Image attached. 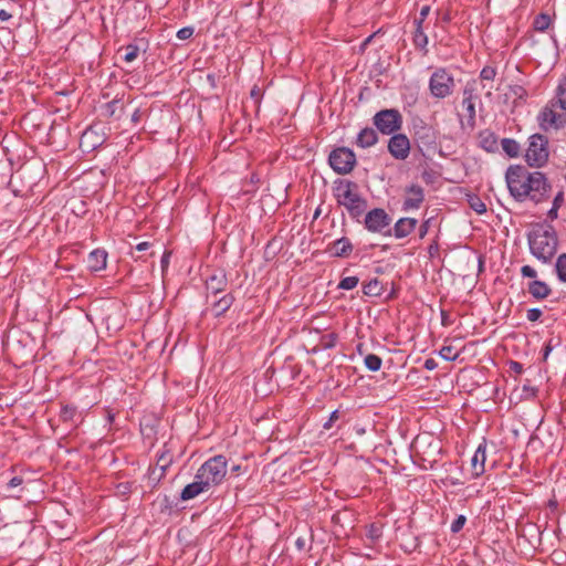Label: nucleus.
Here are the masks:
<instances>
[{
    "label": "nucleus",
    "mask_w": 566,
    "mask_h": 566,
    "mask_svg": "<svg viewBox=\"0 0 566 566\" xmlns=\"http://www.w3.org/2000/svg\"><path fill=\"white\" fill-rule=\"evenodd\" d=\"M480 145L486 151H494L497 148V140L494 133L484 130L480 134Z\"/></svg>",
    "instance_id": "22"
},
{
    "label": "nucleus",
    "mask_w": 566,
    "mask_h": 566,
    "mask_svg": "<svg viewBox=\"0 0 566 566\" xmlns=\"http://www.w3.org/2000/svg\"><path fill=\"white\" fill-rule=\"evenodd\" d=\"M170 459L166 458L164 454L158 459L157 465L160 467L161 474H164L166 468L169 465Z\"/></svg>",
    "instance_id": "44"
},
{
    "label": "nucleus",
    "mask_w": 566,
    "mask_h": 566,
    "mask_svg": "<svg viewBox=\"0 0 566 566\" xmlns=\"http://www.w3.org/2000/svg\"><path fill=\"white\" fill-rule=\"evenodd\" d=\"M11 18V14L6 10H0V21H7Z\"/></svg>",
    "instance_id": "55"
},
{
    "label": "nucleus",
    "mask_w": 566,
    "mask_h": 566,
    "mask_svg": "<svg viewBox=\"0 0 566 566\" xmlns=\"http://www.w3.org/2000/svg\"><path fill=\"white\" fill-rule=\"evenodd\" d=\"M239 470H240V465H234V467H232V471H233V472H238Z\"/></svg>",
    "instance_id": "61"
},
{
    "label": "nucleus",
    "mask_w": 566,
    "mask_h": 566,
    "mask_svg": "<svg viewBox=\"0 0 566 566\" xmlns=\"http://www.w3.org/2000/svg\"><path fill=\"white\" fill-rule=\"evenodd\" d=\"M153 245V243L148 242V241H145V242H140L136 245V250L137 251H146L148 250L150 247Z\"/></svg>",
    "instance_id": "48"
},
{
    "label": "nucleus",
    "mask_w": 566,
    "mask_h": 566,
    "mask_svg": "<svg viewBox=\"0 0 566 566\" xmlns=\"http://www.w3.org/2000/svg\"><path fill=\"white\" fill-rule=\"evenodd\" d=\"M528 293L536 300H544L552 293V289L543 281H532L528 283Z\"/></svg>",
    "instance_id": "15"
},
{
    "label": "nucleus",
    "mask_w": 566,
    "mask_h": 566,
    "mask_svg": "<svg viewBox=\"0 0 566 566\" xmlns=\"http://www.w3.org/2000/svg\"><path fill=\"white\" fill-rule=\"evenodd\" d=\"M94 135L93 129L85 130L81 137V146L95 147L97 140H94Z\"/></svg>",
    "instance_id": "34"
},
{
    "label": "nucleus",
    "mask_w": 566,
    "mask_h": 566,
    "mask_svg": "<svg viewBox=\"0 0 566 566\" xmlns=\"http://www.w3.org/2000/svg\"><path fill=\"white\" fill-rule=\"evenodd\" d=\"M369 536L371 538H378L380 536V530L376 527L375 525H371L369 530Z\"/></svg>",
    "instance_id": "49"
},
{
    "label": "nucleus",
    "mask_w": 566,
    "mask_h": 566,
    "mask_svg": "<svg viewBox=\"0 0 566 566\" xmlns=\"http://www.w3.org/2000/svg\"><path fill=\"white\" fill-rule=\"evenodd\" d=\"M22 482H23V480H22L21 478H19V476H14V478H12V479L9 481L8 486H9V488H17V486L21 485V484H22Z\"/></svg>",
    "instance_id": "47"
},
{
    "label": "nucleus",
    "mask_w": 566,
    "mask_h": 566,
    "mask_svg": "<svg viewBox=\"0 0 566 566\" xmlns=\"http://www.w3.org/2000/svg\"><path fill=\"white\" fill-rule=\"evenodd\" d=\"M228 472V462L223 455H216L207 460L198 470L197 475L211 490L222 483Z\"/></svg>",
    "instance_id": "3"
},
{
    "label": "nucleus",
    "mask_w": 566,
    "mask_h": 566,
    "mask_svg": "<svg viewBox=\"0 0 566 566\" xmlns=\"http://www.w3.org/2000/svg\"><path fill=\"white\" fill-rule=\"evenodd\" d=\"M513 365H514L515 369H517L518 371H521L522 367H521V365H520V364L514 363Z\"/></svg>",
    "instance_id": "60"
},
{
    "label": "nucleus",
    "mask_w": 566,
    "mask_h": 566,
    "mask_svg": "<svg viewBox=\"0 0 566 566\" xmlns=\"http://www.w3.org/2000/svg\"><path fill=\"white\" fill-rule=\"evenodd\" d=\"M417 220L412 218H401L395 224V235L403 238L408 235L416 227Z\"/></svg>",
    "instance_id": "19"
},
{
    "label": "nucleus",
    "mask_w": 566,
    "mask_h": 566,
    "mask_svg": "<svg viewBox=\"0 0 566 566\" xmlns=\"http://www.w3.org/2000/svg\"><path fill=\"white\" fill-rule=\"evenodd\" d=\"M364 361H365V366L370 371H377L381 367V358L379 356H377V355H374V354L367 355L365 357Z\"/></svg>",
    "instance_id": "32"
},
{
    "label": "nucleus",
    "mask_w": 566,
    "mask_h": 566,
    "mask_svg": "<svg viewBox=\"0 0 566 566\" xmlns=\"http://www.w3.org/2000/svg\"><path fill=\"white\" fill-rule=\"evenodd\" d=\"M374 38V35H369L361 44V49H364L370 41L371 39Z\"/></svg>",
    "instance_id": "58"
},
{
    "label": "nucleus",
    "mask_w": 566,
    "mask_h": 566,
    "mask_svg": "<svg viewBox=\"0 0 566 566\" xmlns=\"http://www.w3.org/2000/svg\"><path fill=\"white\" fill-rule=\"evenodd\" d=\"M485 442L480 443L478 448L475 449L473 455L470 459V474L472 478H478L485 471V460H486V452H485Z\"/></svg>",
    "instance_id": "13"
},
{
    "label": "nucleus",
    "mask_w": 566,
    "mask_h": 566,
    "mask_svg": "<svg viewBox=\"0 0 566 566\" xmlns=\"http://www.w3.org/2000/svg\"><path fill=\"white\" fill-rule=\"evenodd\" d=\"M429 11H430V7L429 6L422 7L421 10H420V17L415 20V23H417L418 21H421V24H422L424 19L429 14Z\"/></svg>",
    "instance_id": "45"
},
{
    "label": "nucleus",
    "mask_w": 566,
    "mask_h": 566,
    "mask_svg": "<svg viewBox=\"0 0 566 566\" xmlns=\"http://www.w3.org/2000/svg\"><path fill=\"white\" fill-rule=\"evenodd\" d=\"M140 117H142V112L139 109H135V112L132 115V122L136 124L140 120Z\"/></svg>",
    "instance_id": "52"
},
{
    "label": "nucleus",
    "mask_w": 566,
    "mask_h": 566,
    "mask_svg": "<svg viewBox=\"0 0 566 566\" xmlns=\"http://www.w3.org/2000/svg\"><path fill=\"white\" fill-rule=\"evenodd\" d=\"M548 156V139L541 134L532 135L525 153L526 163L532 167H542L547 163Z\"/></svg>",
    "instance_id": "5"
},
{
    "label": "nucleus",
    "mask_w": 566,
    "mask_h": 566,
    "mask_svg": "<svg viewBox=\"0 0 566 566\" xmlns=\"http://www.w3.org/2000/svg\"><path fill=\"white\" fill-rule=\"evenodd\" d=\"M460 349L453 345H444L440 349V356L446 360H454L459 357Z\"/></svg>",
    "instance_id": "30"
},
{
    "label": "nucleus",
    "mask_w": 566,
    "mask_h": 566,
    "mask_svg": "<svg viewBox=\"0 0 566 566\" xmlns=\"http://www.w3.org/2000/svg\"><path fill=\"white\" fill-rule=\"evenodd\" d=\"M465 201L468 202L469 207L479 214H482L486 211L485 203L482 201V199L479 196H476L474 193L467 192Z\"/></svg>",
    "instance_id": "25"
},
{
    "label": "nucleus",
    "mask_w": 566,
    "mask_h": 566,
    "mask_svg": "<svg viewBox=\"0 0 566 566\" xmlns=\"http://www.w3.org/2000/svg\"><path fill=\"white\" fill-rule=\"evenodd\" d=\"M169 256H170V252H165L163 258H161V268L163 270H165L168 264H169Z\"/></svg>",
    "instance_id": "50"
},
{
    "label": "nucleus",
    "mask_w": 566,
    "mask_h": 566,
    "mask_svg": "<svg viewBox=\"0 0 566 566\" xmlns=\"http://www.w3.org/2000/svg\"><path fill=\"white\" fill-rule=\"evenodd\" d=\"M451 530L453 532L460 531V516L452 522Z\"/></svg>",
    "instance_id": "54"
},
{
    "label": "nucleus",
    "mask_w": 566,
    "mask_h": 566,
    "mask_svg": "<svg viewBox=\"0 0 566 566\" xmlns=\"http://www.w3.org/2000/svg\"><path fill=\"white\" fill-rule=\"evenodd\" d=\"M476 101L480 103L478 98H472L471 96L467 97L463 103L467 104V117H468V125L471 128H474L475 126V105Z\"/></svg>",
    "instance_id": "27"
},
{
    "label": "nucleus",
    "mask_w": 566,
    "mask_h": 566,
    "mask_svg": "<svg viewBox=\"0 0 566 566\" xmlns=\"http://www.w3.org/2000/svg\"><path fill=\"white\" fill-rule=\"evenodd\" d=\"M555 107H558L556 99L546 105L538 114V123L542 129H558L566 123V114L557 113Z\"/></svg>",
    "instance_id": "8"
},
{
    "label": "nucleus",
    "mask_w": 566,
    "mask_h": 566,
    "mask_svg": "<svg viewBox=\"0 0 566 566\" xmlns=\"http://www.w3.org/2000/svg\"><path fill=\"white\" fill-rule=\"evenodd\" d=\"M556 104L563 111H566V78H564L557 87Z\"/></svg>",
    "instance_id": "31"
},
{
    "label": "nucleus",
    "mask_w": 566,
    "mask_h": 566,
    "mask_svg": "<svg viewBox=\"0 0 566 566\" xmlns=\"http://www.w3.org/2000/svg\"><path fill=\"white\" fill-rule=\"evenodd\" d=\"M336 197L338 203L346 207L353 217H358L366 210V201L358 195L356 186L352 182L339 185Z\"/></svg>",
    "instance_id": "4"
},
{
    "label": "nucleus",
    "mask_w": 566,
    "mask_h": 566,
    "mask_svg": "<svg viewBox=\"0 0 566 566\" xmlns=\"http://www.w3.org/2000/svg\"><path fill=\"white\" fill-rule=\"evenodd\" d=\"M542 314V310L534 307L527 311L526 317L530 322H536L541 318Z\"/></svg>",
    "instance_id": "40"
},
{
    "label": "nucleus",
    "mask_w": 566,
    "mask_h": 566,
    "mask_svg": "<svg viewBox=\"0 0 566 566\" xmlns=\"http://www.w3.org/2000/svg\"><path fill=\"white\" fill-rule=\"evenodd\" d=\"M453 85V78L443 70L433 73L430 80V90L437 97L447 96Z\"/></svg>",
    "instance_id": "10"
},
{
    "label": "nucleus",
    "mask_w": 566,
    "mask_h": 566,
    "mask_svg": "<svg viewBox=\"0 0 566 566\" xmlns=\"http://www.w3.org/2000/svg\"><path fill=\"white\" fill-rule=\"evenodd\" d=\"M420 443H421V439L417 438L415 441V447L418 448Z\"/></svg>",
    "instance_id": "59"
},
{
    "label": "nucleus",
    "mask_w": 566,
    "mask_h": 566,
    "mask_svg": "<svg viewBox=\"0 0 566 566\" xmlns=\"http://www.w3.org/2000/svg\"><path fill=\"white\" fill-rule=\"evenodd\" d=\"M118 102L117 101H114L109 104H107V112L111 114V115H114L115 113V108L117 106Z\"/></svg>",
    "instance_id": "53"
},
{
    "label": "nucleus",
    "mask_w": 566,
    "mask_h": 566,
    "mask_svg": "<svg viewBox=\"0 0 566 566\" xmlns=\"http://www.w3.org/2000/svg\"><path fill=\"white\" fill-rule=\"evenodd\" d=\"M416 31L413 34V43L419 49H424L428 44V36L424 33L423 25L421 24V21H418L416 23Z\"/></svg>",
    "instance_id": "26"
},
{
    "label": "nucleus",
    "mask_w": 566,
    "mask_h": 566,
    "mask_svg": "<svg viewBox=\"0 0 566 566\" xmlns=\"http://www.w3.org/2000/svg\"><path fill=\"white\" fill-rule=\"evenodd\" d=\"M322 346L324 348H332L335 346L336 342H337V335L334 334V333H331V334H327V335H324L322 337Z\"/></svg>",
    "instance_id": "37"
},
{
    "label": "nucleus",
    "mask_w": 566,
    "mask_h": 566,
    "mask_svg": "<svg viewBox=\"0 0 566 566\" xmlns=\"http://www.w3.org/2000/svg\"><path fill=\"white\" fill-rule=\"evenodd\" d=\"M528 241L532 254L544 263L551 261L556 253L557 237L552 227L534 229L530 234Z\"/></svg>",
    "instance_id": "2"
},
{
    "label": "nucleus",
    "mask_w": 566,
    "mask_h": 566,
    "mask_svg": "<svg viewBox=\"0 0 566 566\" xmlns=\"http://www.w3.org/2000/svg\"><path fill=\"white\" fill-rule=\"evenodd\" d=\"M138 52H139V49L136 45L129 44V45L125 46L124 60L127 63L135 61L136 57L138 56Z\"/></svg>",
    "instance_id": "35"
},
{
    "label": "nucleus",
    "mask_w": 566,
    "mask_h": 566,
    "mask_svg": "<svg viewBox=\"0 0 566 566\" xmlns=\"http://www.w3.org/2000/svg\"><path fill=\"white\" fill-rule=\"evenodd\" d=\"M521 273L524 277H536L537 275L536 271L530 265L522 266Z\"/></svg>",
    "instance_id": "42"
},
{
    "label": "nucleus",
    "mask_w": 566,
    "mask_h": 566,
    "mask_svg": "<svg viewBox=\"0 0 566 566\" xmlns=\"http://www.w3.org/2000/svg\"><path fill=\"white\" fill-rule=\"evenodd\" d=\"M461 523H462V526L465 524V517L463 515H462Z\"/></svg>",
    "instance_id": "63"
},
{
    "label": "nucleus",
    "mask_w": 566,
    "mask_h": 566,
    "mask_svg": "<svg viewBox=\"0 0 566 566\" xmlns=\"http://www.w3.org/2000/svg\"><path fill=\"white\" fill-rule=\"evenodd\" d=\"M226 285H227V279L222 272H219L218 274H213L207 280V289L214 296H217V294L219 292H222L224 290Z\"/></svg>",
    "instance_id": "18"
},
{
    "label": "nucleus",
    "mask_w": 566,
    "mask_h": 566,
    "mask_svg": "<svg viewBox=\"0 0 566 566\" xmlns=\"http://www.w3.org/2000/svg\"><path fill=\"white\" fill-rule=\"evenodd\" d=\"M462 260L465 261L468 273L463 275L464 279H471V284L474 277L483 270V258L480 253L469 247H462Z\"/></svg>",
    "instance_id": "9"
},
{
    "label": "nucleus",
    "mask_w": 566,
    "mask_h": 566,
    "mask_svg": "<svg viewBox=\"0 0 566 566\" xmlns=\"http://www.w3.org/2000/svg\"><path fill=\"white\" fill-rule=\"evenodd\" d=\"M107 253L103 250H95L90 253L87 259L88 268L92 271H101L106 266Z\"/></svg>",
    "instance_id": "17"
},
{
    "label": "nucleus",
    "mask_w": 566,
    "mask_h": 566,
    "mask_svg": "<svg viewBox=\"0 0 566 566\" xmlns=\"http://www.w3.org/2000/svg\"><path fill=\"white\" fill-rule=\"evenodd\" d=\"M353 250V245L347 238H342L333 243L332 251L335 256H347Z\"/></svg>",
    "instance_id": "21"
},
{
    "label": "nucleus",
    "mask_w": 566,
    "mask_h": 566,
    "mask_svg": "<svg viewBox=\"0 0 566 566\" xmlns=\"http://www.w3.org/2000/svg\"><path fill=\"white\" fill-rule=\"evenodd\" d=\"M364 432H365V430H364V429H359V430H358V433H359V434H363Z\"/></svg>",
    "instance_id": "64"
},
{
    "label": "nucleus",
    "mask_w": 566,
    "mask_h": 566,
    "mask_svg": "<svg viewBox=\"0 0 566 566\" xmlns=\"http://www.w3.org/2000/svg\"><path fill=\"white\" fill-rule=\"evenodd\" d=\"M512 91H513L514 95L517 97H523L526 93L522 86H515V87H513Z\"/></svg>",
    "instance_id": "51"
},
{
    "label": "nucleus",
    "mask_w": 566,
    "mask_h": 566,
    "mask_svg": "<svg viewBox=\"0 0 566 566\" xmlns=\"http://www.w3.org/2000/svg\"><path fill=\"white\" fill-rule=\"evenodd\" d=\"M402 123L401 114L397 109H384L374 116L375 126L386 135L400 129Z\"/></svg>",
    "instance_id": "7"
},
{
    "label": "nucleus",
    "mask_w": 566,
    "mask_h": 566,
    "mask_svg": "<svg viewBox=\"0 0 566 566\" xmlns=\"http://www.w3.org/2000/svg\"><path fill=\"white\" fill-rule=\"evenodd\" d=\"M551 24V18L547 14H539L534 20V28L537 31H545Z\"/></svg>",
    "instance_id": "33"
},
{
    "label": "nucleus",
    "mask_w": 566,
    "mask_h": 566,
    "mask_svg": "<svg viewBox=\"0 0 566 566\" xmlns=\"http://www.w3.org/2000/svg\"><path fill=\"white\" fill-rule=\"evenodd\" d=\"M377 133L373 128H364L357 137V145L367 148L377 143Z\"/></svg>",
    "instance_id": "20"
},
{
    "label": "nucleus",
    "mask_w": 566,
    "mask_h": 566,
    "mask_svg": "<svg viewBox=\"0 0 566 566\" xmlns=\"http://www.w3.org/2000/svg\"><path fill=\"white\" fill-rule=\"evenodd\" d=\"M555 270L558 280L566 283V253H563L557 258Z\"/></svg>",
    "instance_id": "29"
},
{
    "label": "nucleus",
    "mask_w": 566,
    "mask_h": 566,
    "mask_svg": "<svg viewBox=\"0 0 566 566\" xmlns=\"http://www.w3.org/2000/svg\"><path fill=\"white\" fill-rule=\"evenodd\" d=\"M63 421H73L75 409L73 407L64 406L60 413Z\"/></svg>",
    "instance_id": "38"
},
{
    "label": "nucleus",
    "mask_w": 566,
    "mask_h": 566,
    "mask_svg": "<svg viewBox=\"0 0 566 566\" xmlns=\"http://www.w3.org/2000/svg\"><path fill=\"white\" fill-rule=\"evenodd\" d=\"M358 282L359 280L357 276H347L339 282L338 287L343 290H353L357 286Z\"/></svg>",
    "instance_id": "36"
},
{
    "label": "nucleus",
    "mask_w": 566,
    "mask_h": 566,
    "mask_svg": "<svg viewBox=\"0 0 566 566\" xmlns=\"http://www.w3.org/2000/svg\"><path fill=\"white\" fill-rule=\"evenodd\" d=\"M424 365H426V367H427L428 369H432V368H433V366H434V363H433V360H432V359H428V360L426 361V364H424Z\"/></svg>",
    "instance_id": "57"
},
{
    "label": "nucleus",
    "mask_w": 566,
    "mask_h": 566,
    "mask_svg": "<svg viewBox=\"0 0 566 566\" xmlns=\"http://www.w3.org/2000/svg\"><path fill=\"white\" fill-rule=\"evenodd\" d=\"M366 228L373 232H382L390 224V218L382 209H374L366 214Z\"/></svg>",
    "instance_id": "11"
},
{
    "label": "nucleus",
    "mask_w": 566,
    "mask_h": 566,
    "mask_svg": "<svg viewBox=\"0 0 566 566\" xmlns=\"http://www.w3.org/2000/svg\"><path fill=\"white\" fill-rule=\"evenodd\" d=\"M233 303V296L230 294L223 295L221 298L213 302L212 311L216 316L223 314Z\"/></svg>",
    "instance_id": "23"
},
{
    "label": "nucleus",
    "mask_w": 566,
    "mask_h": 566,
    "mask_svg": "<svg viewBox=\"0 0 566 566\" xmlns=\"http://www.w3.org/2000/svg\"><path fill=\"white\" fill-rule=\"evenodd\" d=\"M193 34V28L191 27H186V28H182L180 29L178 32H177V38L179 40H187L189 38H191Z\"/></svg>",
    "instance_id": "39"
},
{
    "label": "nucleus",
    "mask_w": 566,
    "mask_h": 566,
    "mask_svg": "<svg viewBox=\"0 0 566 566\" xmlns=\"http://www.w3.org/2000/svg\"><path fill=\"white\" fill-rule=\"evenodd\" d=\"M495 76V70L493 67L486 66L481 71V78L483 80H493Z\"/></svg>",
    "instance_id": "41"
},
{
    "label": "nucleus",
    "mask_w": 566,
    "mask_h": 566,
    "mask_svg": "<svg viewBox=\"0 0 566 566\" xmlns=\"http://www.w3.org/2000/svg\"><path fill=\"white\" fill-rule=\"evenodd\" d=\"M510 193L517 200L526 198L534 202L542 201L551 189L545 175L541 171L530 172L525 167L510 166L505 174Z\"/></svg>",
    "instance_id": "1"
},
{
    "label": "nucleus",
    "mask_w": 566,
    "mask_h": 566,
    "mask_svg": "<svg viewBox=\"0 0 566 566\" xmlns=\"http://www.w3.org/2000/svg\"><path fill=\"white\" fill-rule=\"evenodd\" d=\"M549 350H551V347H546L545 358H546V357H547V355L549 354Z\"/></svg>",
    "instance_id": "62"
},
{
    "label": "nucleus",
    "mask_w": 566,
    "mask_h": 566,
    "mask_svg": "<svg viewBox=\"0 0 566 566\" xmlns=\"http://www.w3.org/2000/svg\"><path fill=\"white\" fill-rule=\"evenodd\" d=\"M389 153L399 160H403L408 157L410 151V142L406 135L397 134L394 135L388 143Z\"/></svg>",
    "instance_id": "12"
},
{
    "label": "nucleus",
    "mask_w": 566,
    "mask_h": 566,
    "mask_svg": "<svg viewBox=\"0 0 566 566\" xmlns=\"http://www.w3.org/2000/svg\"><path fill=\"white\" fill-rule=\"evenodd\" d=\"M501 146L503 151L511 158H515L520 155L521 147L520 144L512 138H503L501 140Z\"/></svg>",
    "instance_id": "24"
},
{
    "label": "nucleus",
    "mask_w": 566,
    "mask_h": 566,
    "mask_svg": "<svg viewBox=\"0 0 566 566\" xmlns=\"http://www.w3.org/2000/svg\"><path fill=\"white\" fill-rule=\"evenodd\" d=\"M564 202V192L563 191H559L555 198H554V201H553V207H556V208H560V206L563 205Z\"/></svg>",
    "instance_id": "46"
},
{
    "label": "nucleus",
    "mask_w": 566,
    "mask_h": 566,
    "mask_svg": "<svg viewBox=\"0 0 566 566\" xmlns=\"http://www.w3.org/2000/svg\"><path fill=\"white\" fill-rule=\"evenodd\" d=\"M364 293L369 296H379L382 293L381 283L375 279L364 285Z\"/></svg>",
    "instance_id": "28"
},
{
    "label": "nucleus",
    "mask_w": 566,
    "mask_h": 566,
    "mask_svg": "<svg viewBox=\"0 0 566 566\" xmlns=\"http://www.w3.org/2000/svg\"><path fill=\"white\" fill-rule=\"evenodd\" d=\"M328 160L337 174L346 175L355 167L356 156L349 148L340 147L331 153Z\"/></svg>",
    "instance_id": "6"
},
{
    "label": "nucleus",
    "mask_w": 566,
    "mask_h": 566,
    "mask_svg": "<svg viewBox=\"0 0 566 566\" xmlns=\"http://www.w3.org/2000/svg\"><path fill=\"white\" fill-rule=\"evenodd\" d=\"M559 208H556V207H552V209L548 211V217L551 219H555L557 218V211H558Z\"/></svg>",
    "instance_id": "56"
},
{
    "label": "nucleus",
    "mask_w": 566,
    "mask_h": 566,
    "mask_svg": "<svg viewBox=\"0 0 566 566\" xmlns=\"http://www.w3.org/2000/svg\"><path fill=\"white\" fill-rule=\"evenodd\" d=\"M338 411L335 410L331 413L329 419L325 422L324 429L332 428L333 423L338 420Z\"/></svg>",
    "instance_id": "43"
},
{
    "label": "nucleus",
    "mask_w": 566,
    "mask_h": 566,
    "mask_svg": "<svg viewBox=\"0 0 566 566\" xmlns=\"http://www.w3.org/2000/svg\"><path fill=\"white\" fill-rule=\"evenodd\" d=\"M423 200V190L420 186L412 185L408 189L405 207L418 208Z\"/></svg>",
    "instance_id": "16"
},
{
    "label": "nucleus",
    "mask_w": 566,
    "mask_h": 566,
    "mask_svg": "<svg viewBox=\"0 0 566 566\" xmlns=\"http://www.w3.org/2000/svg\"><path fill=\"white\" fill-rule=\"evenodd\" d=\"M210 489L206 485V483L196 474L193 482L187 484L181 491L180 499L182 501L192 500L200 494L209 492Z\"/></svg>",
    "instance_id": "14"
}]
</instances>
